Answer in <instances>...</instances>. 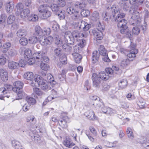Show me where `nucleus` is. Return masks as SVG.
Listing matches in <instances>:
<instances>
[{
    "label": "nucleus",
    "instance_id": "f257e3e1",
    "mask_svg": "<svg viewBox=\"0 0 149 149\" xmlns=\"http://www.w3.org/2000/svg\"><path fill=\"white\" fill-rule=\"evenodd\" d=\"M105 72H101L99 74V76L96 73H93L92 75L93 86L96 88H98L100 86V80L106 81L110 77H112L113 72V70L111 68H108L105 69Z\"/></svg>",
    "mask_w": 149,
    "mask_h": 149
},
{
    "label": "nucleus",
    "instance_id": "f03ea898",
    "mask_svg": "<svg viewBox=\"0 0 149 149\" xmlns=\"http://www.w3.org/2000/svg\"><path fill=\"white\" fill-rule=\"evenodd\" d=\"M115 8L114 10V13H113L112 16H111L109 19L113 17V20L118 23V27L120 30L127 28V20L123 19L125 16V14L122 13L119 9Z\"/></svg>",
    "mask_w": 149,
    "mask_h": 149
},
{
    "label": "nucleus",
    "instance_id": "7ed1b4c3",
    "mask_svg": "<svg viewBox=\"0 0 149 149\" xmlns=\"http://www.w3.org/2000/svg\"><path fill=\"white\" fill-rule=\"evenodd\" d=\"M34 81L31 83L32 86L36 87L39 86L43 90H48L50 89V84L40 76H37Z\"/></svg>",
    "mask_w": 149,
    "mask_h": 149
},
{
    "label": "nucleus",
    "instance_id": "20e7f679",
    "mask_svg": "<svg viewBox=\"0 0 149 149\" xmlns=\"http://www.w3.org/2000/svg\"><path fill=\"white\" fill-rule=\"evenodd\" d=\"M23 83L21 81H17L15 82L13 85L14 87L13 88V90L17 93V100L22 99L25 95V93L22 91V89L23 86Z\"/></svg>",
    "mask_w": 149,
    "mask_h": 149
},
{
    "label": "nucleus",
    "instance_id": "39448f33",
    "mask_svg": "<svg viewBox=\"0 0 149 149\" xmlns=\"http://www.w3.org/2000/svg\"><path fill=\"white\" fill-rule=\"evenodd\" d=\"M129 12L131 17V21L132 20L133 21V22L132 21L131 24L132 25H136L138 26L140 25L141 21L139 12L138 11H135Z\"/></svg>",
    "mask_w": 149,
    "mask_h": 149
},
{
    "label": "nucleus",
    "instance_id": "423d86ee",
    "mask_svg": "<svg viewBox=\"0 0 149 149\" xmlns=\"http://www.w3.org/2000/svg\"><path fill=\"white\" fill-rule=\"evenodd\" d=\"M118 4L124 11H126L130 8L131 2H130L127 0H121Z\"/></svg>",
    "mask_w": 149,
    "mask_h": 149
},
{
    "label": "nucleus",
    "instance_id": "0eeeda50",
    "mask_svg": "<svg viewBox=\"0 0 149 149\" xmlns=\"http://www.w3.org/2000/svg\"><path fill=\"white\" fill-rule=\"evenodd\" d=\"M52 38L51 36L44 38L43 36H42L39 38V42L41 45L45 46L50 45L52 42Z\"/></svg>",
    "mask_w": 149,
    "mask_h": 149
},
{
    "label": "nucleus",
    "instance_id": "6e6552de",
    "mask_svg": "<svg viewBox=\"0 0 149 149\" xmlns=\"http://www.w3.org/2000/svg\"><path fill=\"white\" fill-rule=\"evenodd\" d=\"M86 116L90 120H97V118L95 116L94 112L92 110L87 111L85 114Z\"/></svg>",
    "mask_w": 149,
    "mask_h": 149
},
{
    "label": "nucleus",
    "instance_id": "1a4fd4ad",
    "mask_svg": "<svg viewBox=\"0 0 149 149\" xmlns=\"http://www.w3.org/2000/svg\"><path fill=\"white\" fill-rule=\"evenodd\" d=\"M0 76L1 79L4 81H6L8 78L7 71L5 69H0Z\"/></svg>",
    "mask_w": 149,
    "mask_h": 149
},
{
    "label": "nucleus",
    "instance_id": "9d476101",
    "mask_svg": "<svg viewBox=\"0 0 149 149\" xmlns=\"http://www.w3.org/2000/svg\"><path fill=\"white\" fill-rule=\"evenodd\" d=\"M120 32L123 34L124 36L129 38H131L133 36V34L131 33V31L128 29V27L121 29Z\"/></svg>",
    "mask_w": 149,
    "mask_h": 149
},
{
    "label": "nucleus",
    "instance_id": "9b49d317",
    "mask_svg": "<svg viewBox=\"0 0 149 149\" xmlns=\"http://www.w3.org/2000/svg\"><path fill=\"white\" fill-rule=\"evenodd\" d=\"M138 52V49H132L130 51V53L127 55V58L131 61L133 60L136 57V54Z\"/></svg>",
    "mask_w": 149,
    "mask_h": 149
},
{
    "label": "nucleus",
    "instance_id": "f8f14e48",
    "mask_svg": "<svg viewBox=\"0 0 149 149\" xmlns=\"http://www.w3.org/2000/svg\"><path fill=\"white\" fill-rule=\"evenodd\" d=\"M24 78L31 82L30 83L31 85V83L33 81H34L35 79L36 78V77H35L34 76L33 73L31 72H26L24 74Z\"/></svg>",
    "mask_w": 149,
    "mask_h": 149
},
{
    "label": "nucleus",
    "instance_id": "ddd939ff",
    "mask_svg": "<svg viewBox=\"0 0 149 149\" xmlns=\"http://www.w3.org/2000/svg\"><path fill=\"white\" fill-rule=\"evenodd\" d=\"M71 34L77 42H78L82 38L81 33L77 30H74Z\"/></svg>",
    "mask_w": 149,
    "mask_h": 149
},
{
    "label": "nucleus",
    "instance_id": "4468645a",
    "mask_svg": "<svg viewBox=\"0 0 149 149\" xmlns=\"http://www.w3.org/2000/svg\"><path fill=\"white\" fill-rule=\"evenodd\" d=\"M75 62L77 63H80L82 59L81 55L77 53H73L72 54Z\"/></svg>",
    "mask_w": 149,
    "mask_h": 149
},
{
    "label": "nucleus",
    "instance_id": "2eb2a0df",
    "mask_svg": "<svg viewBox=\"0 0 149 149\" xmlns=\"http://www.w3.org/2000/svg\"><path fill=\"white\" fill-rule=\"evenodd\" d=\"M14 7L13 3L11 2H9L7 3L6 5V11L9 13L12 12Z\"/></svg>",
    "mask_w": 149,
    "mask_h": 149
},
{
    "label": "nucleus",
    "instance_id": "dca6fc26",
    "mask_svg": "<svg viewBox=\"0 0 149 149\" xmlns=\"http://www.w3.org/2000/svg\"><path fill=\"white\" fill-rule=\"evenodd\" d=\"M5 89L3 87L0 88V99L1 100H3L5 97L9 98L10 96L7 93V91H5Z\"/></svg>",
    "mask_w": 149,
    "mask_h": 149
},
{
    "label": "nucleus",
    "instance_id": "f3484780",
    "mask_svg": "<svg viewBox=\"0 0 149 149\" xmlns=\"http://www.w3.org/2000/svg\"><path fill=\"white\" fill-rule=\"evenodd\" d=\"M8 68L11 70H15L18 69L19 67L18 63L12 61L9 62L8 64Z\"/></svg>",
    "mask_w": 149,
    "mask_h": 149
},
{
    "label": "nucleus",
    "instance_id": "a211bd4d",
    "mask_svg": "<svg viewBox=\"0 0 149 149\" xmlns=\"http://www.w3.org/2000/svg\"><path fill=\"white\" fill-rule=\"evenodd\" d=\"M99 56L100 54L97 51L93 52L92 57V61L93 63L95 64L98 61Z\"/></svg>",
    "mask_w": 149,
    "mask_h": 149
},
{
    "label": "nucleus",
    "instance_id": "6ab92c4d",
    "mask_svg": "<svg viewBox=\"0 0 149 149\" xmlns=\"http://www.w3.org/2000/svg\"><path fill=\"white\" fill-rule=\"evenodd\" d=\"M30 12L28 8L24 9L21 12L19 15L22 18L24 19L28 16Z\"/></svg>",
    "mask_w": 149,
    "mask_h": 149
},
{
    "label": "nucleus",
    "instance_id": "aec40b11",
    "mask_svg": "<svg viewBox=\"0 0 149 149\" xmlns=\"http://www.w3.org/2000/svg\"><path fill=\"white\" fill-rule=\"evenodd\" d=\"M93 33L94 36L96 37L97 40H101L103 38V35L102 31L97 30H93Z\"/></svg>",
    "mask_w": 149,
    "mask_h": 149
},
{
    "label": "nucleus",
    "instance_id": "412c9836",
    "mask_svg": "<svg viewBox=\"0 0 149 149\" xmlns=\"http://www.w3.org/2000/svg\"><path fill=\"white\" fill-rule=\"evenodd\" d=\"M130 60L128 58H125L122 59L120 62V66L123 68H126L130 64Z\"/></svg>",
    "mask_w": 149,
    "mask_h": 149
},
{
    "label": "nucleus",
    "instance_id": "4be33fe9",
    "mask_svg": "<svg viewBox=\"0 0 149 149\" xmlns=\"http://www.w3.org/2000/svg\"><path fill=\"white\" fill-rule=\"evenodd\" d=\"M54 39L55 40V43L58 47H61L62 45V41L60 39L59 36L56 34H54Z\"/></svg>",
    "mask_w": 149,
    "mask_h": 149
},
{
    "label": "nucleus",
    "instance_id": "5701e85b",
    "mask_svg": "<svg viewBox=\"0 0 149 149\" xmlns=\"http://www.w3.org/2000/svg\"><path fill=\"white\" fill-rule=\"evenodd\" d=\"M16 7V10L15 13L17 15H19L21 12L23 10V6L22 3H19L17 4Z\"/></svg>",
    "mask_w": 149,
    "mask_h": 149
},
{
    "label": "nucleus",
    "instance_id": "b1692460",
    "mask_svg": "<svg viewBox=\"0 0 149 149\" xmlns=\"http://www.w3.org/2000/svg\"><path fill=\"white\" fill-rule=\"evenodd\" d=\"M27 32L24 29H20L17 31V36L19 37H25L27 35Z\"/></svg>",
    "mask_w": 149,
    "mask_h": 149
},
{
    "label": "nucleus",
    "instance_id": "393cba45",
    "mask_svg": "<svg viewBox=\"0 0 149 149\" xmlns=\"http://www.w3.org/2000/svg\"><path fill=\"white\" fill-rule=\"evenodd\" d=\"M62 46V48L64 50L67 52L68 54H70L72 53V48L70 46L66 44H64Z\"/></svg>",
    "mask_w": 149,
    "mask_h": 149
},
{
    "label": "nucleus",
    "instance_id": "a878e982",
    "mask_svg": "<svg viewBox=\"0 0 149 149\" xmlns=\"http://www.w3.org/2000/svg\"><path fill=\"white\" fill-rule=\"evenodd\" d=\"M24 52V57L25 59L27 60L31 57L32 53L31 50L27 48L25 50Z\"/></svg>",
    "mask_w": 149,
    "mask_h": 149
},
{
    "label": "nucleus",
    "instance_id": "bb28decb",
    "mask_svg": "<svg viewBox=\"0 0 149 149\" xmlns=\"http://www.w3.org/2000/svg\"><path fill=\"white\" fill-rule=\"evenodd\" d=\"M104 104L102 101V100L99 99L95 102H93V105L96 108H101L104 107Z\"/></svg>",
    "mask_w": 149,
    "mask_h": 149
},
{
    "label": "nucleus",
    "instance_id": "cd10ccee",
    "mask_svg": "<svg viewBox=\"0 0 149 149\" xmlns=\"http://www.w3.org/2000/svg\"><path fill=\"white\" fill-rule=\"evenodd\" d=\"M127 82L126 79H122L118 83L119 86L122 89L125 88L127 86Z\"/></svg>",
    "mask_w": 149,
    "mask_h": 149
},
{
    "label": "nucleus",
    "instance_id": "c85d7f7f",
    "mask_svg": "<svg viewBox=\"0 0 149 149\" xmlns=\"http://www.w3.org/2000/svg\"><path fill=\"white\" fill-rule=\"evenodd\" d=\"M35 32L34 33V35L36 36H38L40 35V37L41 36V35H42V33H43V32L42 31V29L39 26H36L35 28Z\"/></svg>",
    "mask_w": 149,
    "mask_h": 149
},
{
    "label": "nucleus",
    "instance_id": "c756f323",
    "mask_svg": "<svg viewBox=\"0 0 149 149\" xmlns=\"http://www.w3.org/2000/svg\"><path fill=\"white\" fill-rule=\"evenodd\" d=\"M7 57L6 54H5L0 56V65H3L5 64L7 60Z\"/></svg>",
    "mask_w": 149,
    "mask_h": 149
},
{
    "label": "nucleus",
    "instance_id": "7c9ffc66",
    "mask_svg": "<svg viewBox=\"0 0 149 149\" xmlns=\"http://www.w3.org/2000/svg\"><path fill=\"white\" fill-rule=\"evenodd\" d=\"M49 60L48 57L46 56L45 53H42L41 58L40 60V62H39V63H47Z\"/></svg>",
    "mask_w": 149,
    "mask_h": 149
},
{
    "label": "nucleus",
    "instance_id": "2f4dec72",
    "mask_svg": "<svg viewBox=\"0 0 149 149\" xmlns=\"http://www.w3.org/2000/svg\"><path fill=\"white\" fill-rule=\"evenodd\" d=\"M26 100L30 105L34 104L36 102L35 99L32 97L27 96L26 97Z\"/></svg>",
    "mask_w": 149,
    "mask_h": 149
},
{
    "label": "nucleus",
    "instance_id": "473e14b6",
    "mask_svg": "<svg viewBox=\"0 0 149 149\" xmlns=\"http://www.w3.org/2000/svg\"><path fill=\"white\" fill-rule=\"evenodd\" d=\"M86 5L85 1H83L82 3L77 2L74 4L75 7L77 8L82 9Z\"/></svg>",
    "mask_w": 149,
    "mask_h": 149
},
{
    "label": "nucleus",
    "instance_id": "72a5a7b5",
    "mask_svg": "<svg viewBox=\"0 0 149 149\" xmlns=\"http://www.w3.org/2000/svg\"><path fill=\"white\" fill-rule=\"evenodd\" d=\"M39 38L36 36L30 37L29 39V43L31 44H35L39 41Z\"/></svg>",
    "mask_w": 149,
    "mask_h": 149
},
{
    "label": "nucleus",
    "instance_id": "f704fd0d",
    "mask_svg": "<svg viewBox=\"0 0 149 149\" xmlns=\"http://www.w3.org/2000/svg\"><path fill=\"white\" fill-rule=\"evenodd\" d=\"M52 13L48 10V9L42 15L41 18L42 19H45L51 16Z\"/></svg>",
    "mask_w": 149,
    "mask_h": 149
},
{
    "label": "nucleus",
    "instance_id": "c9c22d12",
    "mask_svg": "<svg viewBox=\"0 0 149 149\" xmlns=\"http://www.w3.org/2000/svg\"><path fill=\"white\" fill-rule=\"evenodd\" d=\"M11 46V44L9 42H7L4 44L2 48V51L3 52H6L10 48Z\"/></svg>",
    "mask_w": 149,
    "mask_h": 149
},
{
    "label": "nucleus",
    "instance_id": "e433bc0d",
    "mask_svg": "<svg viewBox=\"0 0 149 149\" xmlns=\"http://www.w3.org/2000/svg\"><path fill=\"white\" fill-rule=\"evenodd\" d=\"M101 108L102 112L104 113L110 114L112 113L111 111L112 109L110 108L104 106V107Z\"/></svg>",
    "mask_w": 149,
    "mask_h": 149
},
{
    "label": "nucleus",
    "instance_id": "4c0bfd02",
    "mask_svg": "<svg viewBox=\"0 0 149 149\" xmlns=\"http://www.w3.org/2000/svg\"><path fill=\"white\" fill-rule=\"evenodd\" d=\"M48 7L46 4H43L40 6L38 8V10L39 12L42 14L48 9Z\"/></svg>",
    "mask_w": 149,
    "mask_h": 149
},
{
    "label": "nucleus",
    "instance_id": "58836bf2",
    "mask_svg": "<svg viewBox=\"0 0 149 149\" xmlns=\"http://www.w3.org/2000/svg\"><path fill=\"white\" fill-rule=\"evenodd\" d=\"M137 3H132V5L130 8V10H129V12H135L137 11L138 9L139 8V4H136Z\"/></svg>",
    "mask_w": 149,
    "mask_h": 149
},
{
    "label": "nucleus",
    "instance_id": "ea45409f",
    "mask_svg": "<svg viewBox=\"0 0 149 149\" xmlns=\"http://www.w3.org/2000/svg\"><path fill=\"white\" fill-rule=\"evenodd\" d=\"M71 33L70 31L66 32L64 36L65 40L68 44H70Z\"/></svg>",
    "mask_w": 149,
    "mask_h": 149
},
{
    "label": "nucleus",
    "instance_id": "a19ab883",
    "mask_svg": "<svg viewBox=\"0 0 149 149\" xmlns=\"http://www.w3.org/2000/svg\"><path fill=\"white\" fill-rule=\"evenodd\" d=\"M71 16V18L73 20H78L79 19L80 16L77 10Z\"/></svg>",
    "mask_w": 149,
    "mask_h": 149
},
{
    "label": "nucleus",
    "instance_id": "79ce46f5",
    "mask_svg": "<svg viewBox=\"0 0 149 149\" xmlns=\"http://www.w3.org/2000/svg\"><path fill=\"white\" fill-rule=\"evenodd\" d=\"M33 57L37 61V64L39 62H40V60L41 58V55L40 53L38 52L34 53L33 55Z\"/></svg>",
    "mask_w": 149,
    "mask_h": 149
},
{
    "label": "nucleus",
    "instance_id": "37998d69",
    "mask_svg": "<svg viewBox=\"0 0 149 149\" xmlns=\"http://www.w3.org/2000/svg\"><path fill=\"white\" fill-rule=\"evenodd\" d=\"M29 21L34 22L36 21L38 19V17L37 15H31L27 17Z\"/></svg>",
    "mask_w": 149,
    "mask_h": 149
},
{
    "label": "nucleus",
    "instance_id": "c03bdc74",
    "mask_svg": "<svg viewBox=\"0 0 149 149\" xmlns=\"http://www.w3.org/2000/svg\"><path fill=\"white\" fill-rule=\"evenodd\" d=\"M68 117H65L64 118L65 119H63V120H61L58 123L63 128H66L67 126V123L65 120L66 118H67Z\"/></svg>",
    "mask_w": 149,
    "mask_h": 149
},
{
    "label": "nucleus",
    "instance_id": "a18cd8bd",
    "mask_svg": "<svg viewBox=\"0 0 149 149\" xmlns=\"http://www.w3.org/2000/svg\"><path fill=\"white\" fill-rule=\"evenodd\" d=\"M81 25H84V27L82 26L84 31H88V30L91 27V25L89 24H88L87 23L85 22L84 21L81 22Z\"/></svg>",
    "mask_w": 149,
    "mask_h": 149
},
{
    "label": "nucleus",
    "instance_id": "49530a36",
    "mask_svg": "<svg viewBox=\"0 0 149 149\" xmlns=\"http://www.w3.org/2000/svg\"><path fill=\"white\" fill-rule=\"evenodd\" d=\"M127 133L128 138L131 139H132L134 138L132 129L130 127H128L127 129Z\"/></svg>",
    "mask_w": 149,
    "mask_h": 149
},
{
    "label": "nucleus",
    "instance_id": "de8ad7c7",
    "mask_svg": "<svg viewBox=\"0 0 149 149\" xmlns=\"http://www.w3.org/2000/svg\"><path fill=\"white\" fill-rule=\"evenodd\" d=\"M99 13L96 11L93 12L91 17V19L93 21H97L99 19Z\"/></svg>",
    "mask_w": 149,
    "mask_h": 149
},
{
    "label": "nucleus",
    "instance_id": "09e8293b",
    "mask_svg": "<svg viewBox=\"0 0 149 149\" xmlns=\"http://www.w3.org/2000/svg\"><path fill=\"white\" fill-rule=\"evenodd\" d=\"M64 143L65 146L70 148H71L75 145L74 143H72L69 139H67L64 141Z\"/></svg>",
    "mask_w": 149,
    "mask_h": 149
},
{
    "label": "nucleus",
    "instance_id": "8fccbe9b",
    "mask_svg": "<svg viewBox=\"0 0 149 149\" xmlns=\"http://www.w3.org/2000/svg\"><path fill=\"white\" fill-rule=\"evenodd\" d=\"M15 19V17L14 15H10L8 18L7 22L9 24H12Z\"/></svg>",
    "mask_w": 149,
    "mask_h": 149
},
{
    "label": "nucleus",
    "instance_id": "3c124183",
    "mask_svg": "<svg viewBox=\"0 0 149 149\" xmlns=\"http://www.w3.org/2000/svg\"><path fill=\"white\" fill-rule=\"evenodd\" d=\"M65 12L64 11H60L58 13H57L56 15H57L59 19H64L65 17Z\"/></svg>",
    "mask_w": 149,
    "mask_h": 149
},
{
    "label": "nucleus",
    "instance_id": "603ef678",
    "mask_svg": "<svg viewBox=\"0 0 149 149\" xmlns=\"http://www.w3.org/2000/svg\"><path fill=\"white\" fill-rule=\"evenodd\" d=\"M81 15L84 17H87L90 15V12L89 10L82 9L81 11Z\"/></svg>",
    "mask_w": 149,
    "mask_h": 149
},
{
    "label": "nucleus",
    "instance_id": "864d4df0",
    "mask_svg": "<svg viewBox=\"0 0 149 149\" xmlns=\"http://www.w3.org/2000/svg\"><path fill=\"white\" fill-rule=\"evenodd\" d=\"M77 11V10L74 9V7H69L67 8L66 10L67 13L70 15L74 13L75 12Z\"/></svg>",
    "mask_w": 149,
    "mask_h": 149
},
{
    "label": "nucleus",
    "instance_id": "5fc2aeb1",
    "mask_svg": "<svg viewBox=\"0 0 149 149\" xmlns=\"http://www.w3.org/2000/svg\"><path fill=\"white\" fill-rule=\"evenodd\" d=\"M38 64H40V67L41 69L42 70L46 71L47 70V69L49 67V65L47 64V63H38Z\"/></svg>",
    "mask_w": 149,
    "mask_h": 149
},
{
    "label": "nucleus",
    "instance_id": "6e6d98bb",
    "mask_svg": "<svg viewBox=\"0 0 149 149\" xmlns=\"http://www.w3.org/2000/svg\"><path fill=\"white\" fill-rule=\"evenodd\" d=\"M19 42L22 45L25 46L28 44V40L26 38H22L19 40Z\"/></svg>",
    "mask_w": 149,
    "mask_h": 149
},
{
    "label": "nucleus",
    "instance_id": "4d7b16f0",
    "mask_svg": "<svg viewBox=\"0 0 149 149\" xmlns=\"http://www.w3.org/2000/svg\"><path fill=\"white\" fill-rule=\"evenodd\" d=\"M27 60V62L28 64L31 65L34 64L35 62L37 63V61L36 60V59L34 58L33 57V58L31 57L26 60Z\"/></svg>",
    "mask_w": 149,
    "mask_h": 149
},
{
    "label": "nucleus",
    "instance_id": "13d9d810",
    "mask_svg": "<svg viewBox=\"0 0 149 149\" xmlns=\"http://www.w3.org/2000/svg\"><path fill=\"white\" fill-rule=\"evenodd\" d=\"M134 25H136V26L135 27H134L132 29V34H133L137 35H138L139 33L140 32V29H139L138 28V26H136V25L134 24Z\"/></svg>",
    "mask_w": 149,
    "mask_h": 149
},
{
    "label": "nucleus",
    "instance_id": "bf43d9fd",
    "mask_svg": "<svg viewBox=\"0 0 149 149\" xmlns=\"http://www.w3.org/2000/svg\"><path fill=\"white\" fill-rule=\"evenodd\" d=\"M82 48V47H81L77 44L75 45L73 47L74 53H79L81 51Z\"/></svg>",
    "mask_w": 149,
    "mask_h": 149
},
{
    "label": "nucleus",
    "instance_id": "052dcab7",
    "mask_svg": "<svg viewBox=\"0 0 149 149\" xmlns=\"http://www.w3.org/2000/svg\"><path fill=\"white\" fill-rule=\"evenodd\" d=\"M51 8L53 11L57 12L59 10V6L56 4H53L51 6Z\"/></svg>",
    "mask_w": 149,
    "mask_h": 149
},
{
    "label": "nucleus",
    "instance_id": "680f3d73",
    "mask_svg": "<svg viewBox=\"0 0 149 149\" xmlns=\"http://www.w3.org/2000/svg\"><path fill=\"white\" fill-rule=\"evenodd\" d=\"M33 90L35 94L39 96H40L42 94V92L39 88L35 87L33 88Z\"/></svg>",
    "mask_w": 149,
    "mask_h": 149
},
{
    "label": "nucleus",
    "instance_id": "e2e57ef3",
    "mask_svg": "<svg viewBox=\"0 0 149 149\" xmlns=\"http://www.w3.org/2000/svg\"><path fill=\"white\" fill-rule=\"evenodd\" d=\"M8 54L10 56H15L17 55V52L15 49H12L8 51Z\"/></svg>",
    "mask_w": 149,
    "mask_h": 149
},
{
    "label": "nucleus",
    "instance_id": "0e129e2a",
    "mask_svg": "<svg viewBox=\"0 0 149 149\" xmlns=\"http://www.w3.org/2000/svg\"><path fill=\"white\" fill-rule=\"evenodd\" d=\"M6 16L5 14L1 15L0 16V24H3L5 22Z\"/></svg>",
    "mask_w": 149,
    "mask_h": 149
},
{
    "label": "nucleus",
    "instance_id": "69168bd1",
    "mask_svg": "<svg viewBox=\"0 0 149 149\" xmlns=\"http://www.w3.org/2000/svg\"><path fill=\"white\" fill-rule=\"evenodd\" d=\"M61 49L59 48H57L54 50V53L55 54L58 56H60L62 53Z\"/></svg>",
    "mask_w": 149,
    "mask_h": 149
},
{
    "label": "nucleus",
    "instance_id": "338daca9",
    "mask_svg": "<svg viewBox=\"0 0 149 149\" xmlns=\"http://www.w3.org/2000/svg\"><path fill=\"white\" fill-rule=\"evenodd\" d=\"M79 41H80V42L77 44L82 48L84 47L86 44V40H85L81 39Z\"/></svg>",
    "mask_w": 149,
    "mask_h": 149
},
{
    "label": "nucleus",
    "instance_id": "774afa93",
    "mask_svg": "<svg viewBox=\"0 0 149 149\" xmlns=\"http://www.w3.org/2000/svg\"><path fill=\"white\" fill-rule=\"evenodd\" d=\"M54 31L56 32H58L59 30L60 26L58 24L56 23L53 25L52 27Z\"/></svg>",
    "mask_w": 149,
    "mask_h": 149
}]
</instances>
